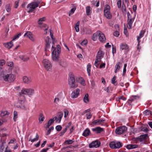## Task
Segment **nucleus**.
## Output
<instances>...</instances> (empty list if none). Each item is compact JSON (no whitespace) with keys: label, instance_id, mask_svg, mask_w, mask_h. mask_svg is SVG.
<instances>
[{"label":"nucleus","instance_id":"nucleus-43","mask_svg":"<svg viewBox=\"0 0 152 152\" xmlns=\"http://www.w3.org/2000/svg\"><path fill=\"white\" fill-rule=\"evenodd\" d=\"M28 94L29 95H32L34 94V90L32 89H28Z\"/></svg>","mask_w":152,"mask_h":152},{"label":"nucleus","instance_id":"nucleus-59","mask_svg":"<svg viewBox=\"0 0 152 152\" xmlns=\"http://www.w3.org/2000/svg\"><path fill=\"white\" fill-rule=\"evenodd\" d=\"M71 122H69L68 123V125L66 126V127L65 128V129L64 131V133L65 132H66V130H67V129L69 127V126L71 125Z\"/></svg>","mask_w":152,"mask_h":152},{"label":"nucleus","instance_id":"nucleus-40","mask_svg":"<svg viewBox=\"0 0 152 152\" xmlns=\"http://www.w3.org/2000/svg\"><path fill=\"white\" fill-rule=\"evenodd\" d=\"M73 142V141L72 140H65L64 142V143L66 145H69L72 143Z\"/></svg>","mask_w":152,"mask_h":152},{"label":"nucleus","instance_id":"nucleus-15","mask_svg":"<svg viewBox=\"0 0 152 152\" xmlns=\"http://www.w3.org/2000/svg\"><path fill=\"white\" fill-rule=\"evenodd\" d=\"M129 47L127 45L125 42H122L120 45V50H128Z\"/></svg>","mask_w":152,"mask_h":152},{"label":"nucleus","instance_id":"nucleus-17","mask_svg":"<svg viewBox=\"0 0 152 152\" xmlns=\"http://www.w3.org/2000/svg\"><path fill=\"white\" fill-rule=\"evenodd\" d=\"M51 39L48 36L45 39L46 43V50H47L50 47V44L51 43Z\"/></svg>","mask_w":152,"mask_h":152},{"label":"nucleus","instance_id":"nucleus-9","mask_svg":"<svg viewBox=\"0 0 152 152\" xmlns=\"http://www.w3.org/2000/svg\"><path fill=\"white\" fill-rule=\"evenodd\" d=\"M38 6V4L37 2H32L30 3L27 6L28 12L30 13L33 12Z\"/></svg>","mask_w":152,"mask_h":152},{"label":"nucleus","instance_id":"nucleus-24","mask_svg":"<svg viewBox=\"0 0 152 152\" xmlns=\"http://www.w3.org/2000/svg\"><path fill=\"white\" fill-rule=\"evenodd\" d=\"M39 27L41 28L45 32V34H47L48 32L47 31L48 28V27L46 24H43L41 25H40Z\"/></svg>","mask_w":152,"mask_h":152},{"label":"nucleus","instance_id":"nucleus-2","mask_svg":"<svg viewBox=\"0 0 152 152\" xmlns=\"http://www.w3.org/2000/svg\"><path fill=\"white\" fill-rule=\"evenodd\" d=\"M15 76L13 74H10L1 75L0 77V80H4L5 81L9 82H12L15 80Z\"/></svg>","mask_w":152,"mask_h":152},{"label":"nucleus","instance_id":"nucleus-6","mask_svg":"<svg viewBox=\"0 0 152 152\" xmlns=\"http://www.w3.org/2000/svg\"><path fill=\"white\" fill-rule=\"evenodd\" d=\"M42 64L45 69L48 71H51L52 69L51 62L47 59H45L42 61Z\"/></svg>","mask_w":152,"mask_h":152},{"label":"nucleus","instance_id":"nucleus-4","mask_svg":"<svg viewBox=\"0 0 152 152\" xmlns=\"http://www.w3.org/2000/svg\"><path fill=\"white\" fill-rule=\"evenodd\" d=\"M25 101V97L23 96L20 97L19 96L18 102L15 104V107L18 108L20 109H25L26 107L24 104Z\"/></svg>","mask_w":152,"mask_h":152},{"label":"nucleus","instance_id":"nucleus-64","mask_svg":"<svg viewBox=\"0 0 152 152\" xmlns=\"http://www.w3.org/2000/svg\"><path fill=\"white\" fill-rule=\"evenodd\" d=\"M80 83L83 86L85 85V83L84 80L83 79H82L80 82Z\"/></svg>","mask_w":152,"mask_h":152},{"label":"nucleus","instance_id":"nucleus-45","mask_svg":"<svg viewBox=\"0 0 152 152\" xmlns=\"http://www.w3.org/2000/svg\"><path fill=\"white\" fill-rule=\"evenodd\" d=\"M13 119L15 121L16 120V119L18 118V113L16 111H14L13 113Z\"/></svg>","mask_w":152,"mask_h":152},{"label":"nucleus","instance_id":"nucleus-39","mask_svg":"<svg viewBox=\"0 0 152 152\" xmlns=\"http://www.w3.org/2000/svg\"><path fill=\"white\" fill-rule=\"evenodd\" d=\"M110 12V7L108 5H105L104 10V12Z\"/></svg>","mask_w":152,"mask_h":152},{"label":"nucleus","instance_id":"nucleus-61","mask_svg":"<svg viewBox=\"0 0 152 152\" xmlns=\"http://www.w3.org/2000/svg\"><path fill=\"white\" fill-rule=\"evenodd\" d=\"M64 117H66L67 116L69 112L67 110H65L64 111Z\"/></svg>","mask_w":152,"mask_h":152},{"label":"nucleus","instance_id":"nucleus-38","mask_svg":"<svg viewBox=\"0 0 152 152\" xmlns=\"http://www.w3.org/2000/svg\"><path fill=\"white\" fill-rule=\"evenodd\" d=\"M6 143V142H3L2 143L1 145L0 146V151L1 152H2L3 151L4 149V145Z\"/></svg>","mask_w":152,"mask_h":152},{"label":"nucleus","instance_id":"nucleus-54","mask_svg":"<svg viewBox=\"0 0 152 152\" xmlns=\"http://www.w3.org/2000/svg\"><path fill=\"white\" fill-rule=\"evenodd\" d=\"M21 35V34L19 33V34L15 35L13 37L12 40V41H14L17 38H18Z\"/></svg>","mask_w":152,"mask_h":152},{"label":"nucleus","instance_id":"nucleus-13","mask_svg":"<svg viewBox=\"0 0 152 152\" xmlns=\"http://www.w3.org/2000/svg\"><path fill=\"white\" fill-rule=\"evenodd\" d=\"M80 90L79 88H77L73 91L71 95V97L72 98H75L77 97L79 94Z\"/></svg>","mask_w":152,"mask_h":152},{"label":"nucleus","instance_id":"nucleus-62","mask_svg":"<svg viewBox=\"0 0 152 152\" xmlns=\"http://www.w3.org/2000/svg\"><path fill=\"white\" fill-rule=\"evenodd\" d=\"M131 149L135 148L137 147L138 145L136 144H131Z\"/></svg>","mask_w":152,"mask_h":152},{"label":"nucleus","instance_id":"nucleus-55","mask_svg":"<svg viewBox=\"0 0 152 152\" xmlns=\"http://www.w3.org/2000/svg\"><path fill=\"white\" fill-rule=\"evenodd\" d=\"M117 5L118 8H120L121 6V0H118L117 2Z\"/></svg>","mask_w":152,"mask_h":152},{"label":"nucleus","instance_id":"nucleus-3","mask_svg":"<svg viewBox=\"0 0 152 152\" xmlns=\"http://www.w3.org/2000/svg\"><path fill=\"white\" fill-rule=\"evenodd\" d=\"M127 26L129 29H130L132 28L133 26V23L135 18V15L132 13L131 15L129 12L127 13Z\"/></svg>","mask_w":152,"mask_h":152},{"label":"nucleus","instance_id":"nucleus-5","mask_svg":"<svg viewBox=\"0 0 152 152\" xmlns=\"http://www.w3.org/2000/svg\"><path fill=\"white\" fill-rule=\"evenodd\" d=\"M68 84L70 88H75L77 86V84L75 82L74 76L71 74L68 79Z\"/></svg>","mask_w":152,"mask_h":152},{"label":"nucleus","instance_id":"nucleus-52","mask_svg":"<svg viewBox=\"0 0 152 152\" xmlns=\"http://www.w3.org/2000/svg\"><path fill=\"white\" fill-rule=\"evenodd\" d=\"M86 116L87 119H90L91 118L92 115L90 113L88 112L86 114Z\"/></svg>","mask_w":152,"mask_h":152},{"label":"nucleus","instance_id":"nucleus-47","mask_svg":"<svg viewBox=\"0 0 152 152\" xmlns=\"http://www.w3.org/2000/svg\"><path fill=\"white\" fill-rule=\"evenodd\" d=\"M116 145V148H119L122 146V143L121 142H115Z\"/></svg>","mask_w":152,"mask_h":152},{"label":"nucleus","instance_id":"nucleus-10","mask_svg":"<svg viewBox=\"0 0 152 152\" xmlns=\"http://www.w3.org/2000/svg\"><path fill=\"white\" fill-rule=\"evenodd\" d=\"M127 128L125 126L119 127L115 130L116 133H124L127 131Z\"/></svg>","mask_w":152,"mask_h":152},{"label":"nucleus","instance_id":"nucleus-48","mask_svg":"<svg viewBox=\"0 0 152 152\" xmlns=\"http://www.w3.org/2000/svg\"><path fill=\"white\" fill-rule=\"evenodd\" d=\"M76 9V8L75 7H73V8H72L71 10L69 12V16H70L71 15H72V14H73L75 11V10Z\"/></svg>","mask_w":152,"mask_h":152},{"label":"nucleus","instance_id":"nucleus-53","mask_svg":"<svg viewBox=\"0 0 152 152\" xmlns=\"http://www.w3.org/2000/svg\"><path fill=\"white\" fill-rule=\"evenodd\" d=\"M5 64V61L4 60H0V65L3 66Z\"/></svg>","mask_w":152,"mask_h":152},{"label":"nucleus","instance_id":"nucleus-19","mask_svg":"<svg viewBox=\"0 0 152 152\" xmlns=\"http://www.w3.org/2000/svg\"><path fill=\"white\" fill-rule=\"evenodd\" d=\"M32 78L30 77H28L26 76H24L23 78V82L26 84H28L32 81Z\"/></svg>","mask_w":152,"mask_h":152},{"label":"nucleus","instance_id":"nucleus-41","mask_svg":"<svg viewBox=\"0 0 152 152\" xmlns=\"http://www.w3.org/2000/svg\"><path fill=\"white\" fill-rule=\"evenodd\" d=\"M11 6L10 5V4H7L6 6V11L8 12H10L11 10Z\"/></svg>","mask_w":152,"mask_h":152},{"label":"nucleus","instance_id":"nucleus-28","mask_svg":"<svg viewBox=\"0 0 152 152\" xmlns=\"http://www.w3.org/2000/svg\"><path fill=\"white\" fill-rule=\"evenodd\" d=\"M92 10V8L89 6H87L86 8V12L87 15H91Z\"/></svg>","mask_w":152,"mask_h":152},{"label":"nucleus","instance_id":"nucleus-8","mask_svg":"<svg viewBox=\"0 0 152 152\" xmlns=\"http://www.w3.org/2000/svg\"><path fill=\"white\" fill-rule=\"evenodd\" d=\"M55 121L54 118L50 119L48 122V123L46 124L45 126V128L46 130L47 131L48 133H50L52 130L54 129V127L52 126L49 128V127L51 125L53 124Z\"/></svg>","mask_w":152,"mask_h":152},{"label":"nucleus","instance_id":"nucleus-49","mask_svg":"<svg viewBox=\"0 0 152 152\" xmlns=\"http://www.w3.org/2000/svg\"><path fill=\"white\" fill-rule=\"evenodd\" d=\"M87 71L88 73V75H90V72L91 71V65L88 64L87 66Z\"/></svg>","mask_w":152,"mask_h":152},{"label":"nucleus","instance_id":"nucleus-50","mask_svg":"<svg viewBox=\"0 0 152 152\" xmlns=\"http://www.w3.org/2000/svg\"><path fill=\"white\" fill-rule=\"evenodd\" d=\"M116 77L115 76H114L112 79V83L114 85H115L116 82L115 81Z\"/></svg>","mask_w":152,"mask_h":152},{"label":"nucleus","instance_id":"nucleus-11","mask_svg":"<svg viewBox=\"0 0 152 152\" xmlns=\"http://www.w3.org/2000/svg\"><path fill=\"white\" fill-rule=\"evenodd\" d=\"M105 120L104 119L97 120L94 121L91 123L93 126L96 125H104V124Z\"/></svg>","mask_w":152,"mask_h":152},{"label":"nucleus","instance_id":"nucleus-34","mask_svg":"<svg viewBox=\"0 0 152 152\" xmlns=\"http://www.w3.org/2000/svg\"><path fill=\"white\" fill-rule=\"evenodd\" d=\"M116 145L115 142H111L109 144L110 147L113 149L116 148Z\"/></svg>","mask_w":152,"mask_h":152},{"label":"nucleus","instance_id":"nucleus-37","mask_svg":"<svg viewBox=\"0 0 152 152\" xmlns=\"http://www.w3.org/2000/svg\"><path fill=\"white\" fill-rule=\"evenodd\" d=\"M83 101L85 103H87L88 102V94H86L83 98Z\"/></svg>","mask_w":152,"mask_h":152},{"label":"nucleus","instance_id":"nucleus-22","mask_svg":"<svg viewBox=\"0 0 152 152\" xmlns=\"http://www.w3.org/2000/svg\"><path fill=\"white\" fill-rule=\"evenodd\" d=\"M92 130L93 132H96L97 133H100L101 132H102L103 131V129L99 127L92 129Z\"/></svg>","mask_w":152,"mask_h":152},{"label":"nucleus","instance_id":"nucleus-1","mask_svg":"<svg viewBox=\"0 0 152 152\" xmlns=\"http://www.w3.org/2000/svg\"><path fill=\"white\" fill-rule=\"evenodd\" d=\"M57 50L53 46L51 48L52 58L53 61H58L59 55L61 53V47L59 45H57Z\"/></svg>","mask_w":152,"mask_h":152},{"label":"nucleus","instance_id":"nucleus-51","mask_svg":"<svg viewBox=\"0 0 152 152\" xmlns=\"http://www.w3.org/2000/svg\"><path fill=\"white\" fill-rule=\"evenodd\" d=\"M56 129L57 131H59L62 129V127L60 125H58L56 126Z\"/></svg>","mask_w":152,"mask_h":152},{"label":"nucleus","instance_id":"nucleus-14","mask_svg":"<svg viewBox=\"0 0 152 152\" xmlns=\"http://www.w3.org/2000/svg\"><path fill=\"white\" fill-rule=\"evenodd\" d=\"M24 36L28 38L31 40L33 41H34L35 40L34 35L30 31H28L24 35Z\"/></svg>","mask_w":152,"mask_h":152},{"label":"nucleus","instance_id":"nucleus-63","mask_svg":"<svg viewBox=\"0 0 152 152\" xmlns=\"http://www.w3.org/2000/svg\"><path fill=\"white\" fill-rule=\"evenodd\" d=\"M83 133H90V131L88 129H86L83 132Z\"/></svg>","mask_w":152,"mask_h":152},{"label":"nucleus","instance_id":"nucleus-16","mask_svg":"<svg viewBox=\"0 0 152 152\" xmlns=\"http://www.w3.org/2000/svg\"><path fill=\"white\" fill-rule=\"evenodd\" d=\"M99 40L101 42H105L106 39L104 34L100 31L99 33Z\"/></svg>","mask_w":152,"mask_h":152},{"label":"nucleus","instance_id":"nucleus-46","mask_svg":"<svg viewBox=\"0 0 152 152\" xmlns=\"http://www.w3.org/2000/svg\"><path fill=\"white\" fill-rule=\"evenodd\" d=\"M80 24L79 21H78L76 24L75 26V29L77 32H78L79 31V26Z\"/></svg>","mask_w":152,"mask_h":152},{"label":"nucleus","instance_id":"nucleus-56","mask_svg":"<svg viewBox=\"0 0 152 152\" xmlns=\"http://www.w3.org/2000/svg\"><path fill=\"white\" fill-rule=\"evenodd\" d=\"M124 34H125L126 37H128V36L129 34L127 31V29L126 28H124Z\"/></svg>","mask_w":152,"mask_h":152},{"label":"nucleus","instance_id":"nucleus-58","mask_svg":"<svg viewBox=\"0 0 152 152\" xmlns=\"http://www.w3.org/2000/svg\"><path fill=\"white\" fill-rule=\"evenodd\" d=\"M87 40H85L82 42L81 43V44L83 46L86 45L87 44Z\"/></svg>","mask_w":152,"mask_h":152},{"label":"nucleus","instance_id":"nucleus-29","mask_svg":"<svg viewBox=\"0 0 152 152\" xmlns=\"http://www.w3.org/2000/svg\"><path fill=\"white\" fill-rule=\"evenodd\" d=\"M104 16L107 19H111L112 18V15L110 12H104Z\"/></svg>","mask_w":152,"mask_h":152},{"label":"nucleus","instance_id":"nucleus-60","mask_svg":"<svg viewBox=\"0 0 152 152\" xmlns=\"http://www.w3.org/2000/svg\"><path fill=\"white\" fill-rule=\"evenodd\" d=\"M105 66V63H102L99 66V68H104Z\"/></svg>","mask_w":152,"mask_h":152},{"label":"nucleus","instance_id":"nucleus-26","mask_svg":"<svg viewBox=\"0 0 152 152\" xmlns=\"http://www.w3.org/2000/svg\"><path fill=\"white\" fill-rule=\"evenodd\" d=\"M9 114V113L7 111H3L1 113V116L2 118H7Z\"/></svg>","mask_w":152,"mask_h":152},{"label":"nucleus","instance_id":"nucleus-21","mask_svg":"<svg viewBox=\"0 0 152 152\" xmlns=\"http://www.w3.org/2000/svg\"><path fill=\"white\" fill-rule=\"evenodd\" d=\"M145 31L144 30L141 31L139 34V36L137 37V41L138 42V45H140V39L142 37L145 33Z\"/></svg>","mask_w":152,"mask_h":152},{"label":"nucleus","instance_id":"nucleus-33","mask_svg":"<svg viewBox=\"0 0 152 152\" xmlns=\"http://www.w3.org/2000/svg\"><path fill=\"white\" fill-rule=\"evenodd\" d=\"M63 113L62 112H59L58 115H57V116L58 117V118H59V120H58L57 121L58 122H60L62 118V117L63 116Z\"/></svg>","mask_w":152,"mask_h":152},{"label":"nucleus","instance_id":"nucleus-42","mask_svg":"<svg viewBox=\"0 0 152 152\" xmlns=\"http://www.w3.org/2000/svg\"><path fill=\"white\" fill-rule=\"evenodd\" d=\"M45 18L44 17L39 19L38 21V24L39 25H42V22L45 20Z\"/></svg>","mask_w":152,"mask_h":152},{"label":"nucleus","instance_id":"nucleus-32","mask_svg":"<svg viewBox=\"0 0 152 152\" xmlns=\"http://www.w3.org/2000/svg\"><path fill=\"white\" fill-rule=\"evenodd\" d=\"M99 31H97L93 34L92 39L94 41H95L96 40L97 37L99 36Z\"/></svg>","mask_w":152,"mask_h":152},{"label":"nucleus","instance_id":"nucleus-12","mask_svg":"<svg viewBox=\"0 0 152 152\" xmlns=\"http://www.w3.org/2000/svg\"><path fill=\"white\" fill-rule=\"evenodd\" d=\"M101 144L100 142L98 140H96L92 142L89 144V147L90 148H97Z\"/></svg>","mask_w":152,"mask_h":152},{"label":"nucleus","instance_id":"nucleus-7","mask_svg":"<svg viewBox=\"0 0 152 152\" xmlns=\"http://www.w3.org/2000/svg\"><path fill=\"white\" fill-rule=\"evenodd\" d=\"M148 137V134H146L144 135H141L137 137L133 138L132 140L135 143H137L139 141L145 142Z\"/></svg>","mask_w":152,"mask_h":152},{"label":"nucleus","instance_id":"nucleus-57","mask_svg":"<svg viewBox=\"0 0 152 152\" xmlns=\"http://www.w3.org/2000/svg\"><path fill=\"white\" fill-rule=\"evenodd\" d=\"M113 35L115 36L118 37L119 35V32L116 31L114 32Z\"/></svg>","mask_w":152,"mask_h":152},{"label":"nucleus","instance_id":"nucleus-20","mask_svg":"<svg viewBox=\"0 0 152 152\" xmlns=\"http://www.w3.org/2000/svg\"><path fill=\"white\" fill-rule=\"evenodd\" d=\"M91 33V31L90 29L86 28H83L81 31V34L82 35L85 34H89Z\"/></svg>","mask_w":152,"mask_h":152},{"label":"nucleus","instance_id":"nucleus-36","mask_svg":"<svg viewBox=\"0 0 152 152\" xmlns=\"http://www.w3.org/2000/svg\"><path fill=\"white\" fill-rule=\"evenodd\" d=\"M39 137V136L37 134L36 138L32 139L31 137L29 139V141H31V142H33L35 141H37Z\"/></svg>","mask_w":152,"mask_h":152},{"label":"nucleus","instance_id":"nucleus-27","mask_svg":"<svg viewBox=\"0 0 152 152\" xmlns=\"http://www.w3.org/2000/svg\"><path fill=\"white\" fill-rule=\"evenodd\" d=\"M121 67V64L120 62L118 63L115 66V72L116 73L119 71Z\"/></svg>","mask_w":152,"mask_h":152},{"label":"nucleus","instance_id":"nucleus-23","mask_svg":"<svg viewBox=\"0 0 152 152\" xmlns=\"http://www.w3.org/2000/svg\"><path fill=\"white\" fill-rule=\"evenodd\" d=\"M148 129H149V128L147 125H143L141 127L140 130L142 131L147 132H149V130Z\"/></svg>","mask_w":152,"mask_h":152},{"label":"nucleus","instance_id":"nucleus-31","mask_svg":"<svg viewBox=\"0 0 152 152\" xmlns=\"http://www.w3.org/2000/svg\"><path fill=\"white\" fill-rule=\"evenodd\" d=\"M45 118L44 115L42 113H40L39 117V122L41 123L45 120Z\"/></svg>","mask_w":152,"mask_h":152},{"label":"nucleus","instance_id":"nucleus-25","mask_svg":"<svg viewBox=\"0 0 152 152\" xmlns=\"http://www.w3.org/2000/svg\"><path fill=\"white\" fill-rule=\"evenodd\" d=\"M13 43L12 41H11L10 42H7V43H4V46L7 48L8 49H10L12 48L13 46Z\"/></svg>","mask_w":152,"mask_h":152},{"label":"nucleus","instance_id":"nucleus-44","mask_svg":"<svg viewBox=\"0 0 152 152\" xmlns=\"http://www.w3.org/2000/svg\"><path fill=\"white\" fill-rule=\"evenodd\" d=\"M151 111L149 110H146L143 112V114L145 116L149 115L151 114Z\"/></svg>","mask_w":152,"mask_h":152},{"label":"nucleus","instance_id":"nucleus-18","mask_svg":"<svg viewBox=\"0 0 152 152\" xmlns=\"http://www.w3.org/2000/svg\"><path fill=\"white\" fill-rule=\"evenodd\" d=\"M28 89L26 88H23L21 90L19 94V96L20 97H24V95L28 94Z\"/></svg>","mask_w":152,"mask_h":152},{"label":"nucleus","instance_id":"nucleus-35","mask_svg":"<svg viewBox=\"0 0 152 152\" xmlns=\"http://www.w3.org/2000/svg\"><path fill=\"white\" fill-rule=\"evenodd\" d=\"M20 58L24 61H27L29 59L28 57L23 55L20 56Z\"/></svg>","mask_w":152,"mask_h":152},{"label":"nucleus","instance_id":"nucleus-30","mask_svg":"<svg viewBox=\"0 0 152 152\" xmlns=\"http://www.w3.org/2000/svg\"><path fill=\"white\" fill-rule=\"evenodd\" d=\"M104 54V53L102 51L99 50L96 56V58H97L101 59L102 58Z\"/></svg>","mask_w":152,"mask_h":152}]
</instances>
